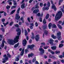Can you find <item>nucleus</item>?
Listing matches in <instances>:
<instances>
[{
  "mask_svg": "<svg viewBox=\"0 0 64 64\" xmlns=\"http://www.w3.org/2000/svg\"><path fill=\"white\" fill-rule=\"evenodd\" d=\"M19 38V36H16L15 38L14 39V40L12 39L8 40V44L11 45H13L15 43H17L18 42V39Z\"/></svg>",
  "mask_w": 64,
  "mask_h": 64,
  "instance_id": "f257e3e1",
  "label": "nucleus"
},
{
  "mask_svg": "<svg viewBox=\"0 0 64 64\" xmlns=\"http://www.w3.org/2000/svg\"><path fill=\"white\" fill-rule=\"evenodd\" d=\"M62 16V12L61 11H59L58 12L56 15L55 17V20L56 21H58L60 19L61 16Z\"/></svg>",
  "mask_w": 64,
  "mask_h": 64,
  "instance_id": "f03ea898",
  "label": "nucleus"
},
{
  "mask_svg": "<svg viewBox=\"0 0 64 64\" xmlns=\"http://www.w3.org/2000/svg\"><path fill=\"white\" fill-rule=\"evenodd\" d=\"M20 8H19L17 10L16 12L17 14L16 15L15 20H18L19 18H20V16H19V14H19V11H20Z\"/></svg>",
  "mask_w": 64,
  "mask_h": 64,
  "instance_id": "7ed1b4c3",
  "label": "nucleus"
},
{
  "mask_svg": "<svg viewBox=\"0 0 64 64\" xmlns=\"http://www.w3.org/2000/svg\"><path fill=\"white\" fill-rule=\"evenodd\" d=\"M39 50L40 52V54L41 55H43L44 53V50L42 48H40Z\"/></svg>",
  "mask_w": 64,
  "mask_h": 64,
  "instance_id": "20e7f679",
  "label": "nucleus"
},
{
  "mask_svg": "<svg viewBox=\"0 0 64 64\" xmlns=\"http://www.w3.org/2000/svg\"><path fill=\"white\" fill-rule=\"evenodd\" d=\"M16 31L17 32H18L17 33L18 36H20V34H21V30H20V29L18 28L16 29Z\"/></svg>",
  "mask_w": 64,
  "mask_h": 64,
  "instance_id": "39448f33",
  "label": "nucleus"
},
{
  "mask_svg": "<svg viewBox=\"0 0 64 64\" xmlns=\"http://www.w3.org/2000/svg\"><path fill=\"white\" fill-rule=\"evenodd\" d=\"M34 47V44H32L31 46L28 45V48H30L31 50H33Z\"/></svg>",
  "mask_w": 64,
  "mask_h": 64,
  "instance_id": "423d86ee",
  "label": "nucleus"
},
{
  "mask_svg": "<svg viewBox=\"0 0 64 64\" xmlns=\"http://www.w3.org/2000/svg\"><path fill=\"white\" fill-rule=\"evenodd\" d=\"M4 43H6V42L5 40H3L2 41V44L1 45H0V46L1 47H2V48H3L4 47Z\"/></svg>",
  "mask_w": 64,
  "mask_h": 64,
  "instance_id": "0eeeda50",
  "label": "nucleus"
},
{
  "mask_svg": "<svg viewBox=\"0 0 64 64\" xmlns=\"http://www.w3.org/2000/svg\"><path fill=\"white\" fill-rule=\"evenodd\" d=\"M39 34L37 35L35 37V39L36 41H38L39 40Z\"/></svg>",
  "mask_w": 64,
  "mask_h": 64,
  "instance_id": "6e6552de",
  "label": "nucleus"
},
{
  "mask_svg": "<svg viewBox=\"0 0 64 64\" xmlns=\"http://www.w3.org/2000/svg\"><path fill=\"white\" fill-rule=\"evenodd\" d=\"M8 57L7 56H6V58H3V60H4L2 61V63H5L6 62V61L8 60Z\"/></svg>",
  "mask_w": 64,
  "mask_h": 64,
  "instance_id": "1a4fd4ad",
  "label": "nucleus"
},
{
  "mask_svg": "<svg viewBox=\"0 0 64 64\" xmlns=\"http://www.w3.org/2000/svg\"><path fill=\"white\" fill-rule=\"evenodd\" d=\"M52 8L54 9V11H56V10H57V8L54 4H52Z\"/></svg>",
  "mask_w": 64,
  "mask_h": 64,
  "instance_id": "9d476101",
  "label": "nucleus"
},
{
  "mask_svg": "<svg viewBox=\"0 0 64 64\" xmlns=\"http://www.w3.org/2000/svg\"><path fill=\"white\" fill-rule=\"evenodd\" d=\"M22 44L24 46H25L26 45V44H27V41L26 40H23Z\"/></svg>",
  "mask_w": 64,
  "mask_h": 64,
  "instance_id": "9b49d317",
  "label": "nucleus"
},
{
  "mask_svg": "<svg viewBox=\"0 0 64 64\" xmlns=\"http://www.w3.org/2000/svg\"><path fill=\"white\" fill-rule=\"evenodd\" d=\"M48 31L47 30H44V33L43 34V37H44V35L45 34L46 35H47L48 34Z\"/></svg>",
  "mask_w": 64,
  "mask_h": 64,
  "instance_id": "f8f14e48",
  "label": "nucleus"
},
{
  "mask_svg": "<svg viewBox=\"0 0 64 64\" xmlns=\"http://www.w3.org/2000/svg\"><path fill=\"white\" fill-rule=\"evenodd\" d=\"M39 12V9H35L34 10L33 13L34 14H36V13H37V12Z\"/></svg>",
  "mask_w": 64,
  "mask_h": 64,
  "instance_id": "ddd939ff",
  "label": "nucleus"
},
{
  "mask_svg": "<svg viewBox=\"0 0 64 64\" xmlns=\"http://www.w3.org/2000/svg\"><path fill=\"white\" fill-rule=\"evenodd\" d=\"M24 50H24V49L23 48L22 49V52L20 53V55H21L22 56H23V54H24Z\"/></svg>",
  "mask_w": 64,
  "mask_h": 64,
  "instance_id": "4468645a",
  "label": "nucleus"
},
{
  "mask_svg": "<svg viewBox=\"0 0 64 64\" xmlns=\"http://www.w3.org/2000/svg\"><path fill=\"white\" fill-rule=\"evenodd\" d=\"M49 9V8L48 7H46V8L44 7L42 8V10L43 11H44V10H48Z\"/></svg>",
  "mask_w": 64,
  "mask_h": 64,
  "instance_id": "2eb2a0df",
  "label": "nucleus"
},
{
  "mask_svg": "<svg viewBox=\"0 0 64 64\" xmlns=\"http://www.w3.org/2000/svg\"><path fill=\"white\" fill-rule=\"evenodd\" d=\"M61 32H58L57 34V36H58V37L61 36Z\"/></svg>",
  "mask_w": 64,
  "mask_h": 64,
  "instance_id": "dca6fc26",
  "label": "nucleus"
},
{
  "mask_svg": "<svg viewBox=\"0 0 64 64\" xmlns=\"http://www.w3.org/2000/svg\"><path fill=\"white\" fill-rule=\"evenodd\" d=\"M34 55V54L32 53H31L30 54H29L28 55V57H32Z\"/></svg>",
  "mask_w": 64,
  "mask_h": 64,
  "instance_id": "f3484780",
  "label": "nucleus"
},
{
  "mask_svg": "<svg viewBox=\"0 0 64 64\" xmlns=\"http://www.w3.org/2000/svg\"><path fill=\"white\" fill-rule=\"evenodd\" d=\"M48 52H50L52 54H54V52H53L52 50H51L50 49H48Z\"/></svg>",
  "mask_w": 64,
  "mask_h": 64,
  "instance_id": "a211bd4d",
  "label": "nucleus"
},
{
  "mask_svg": "<svg viewBox=\"0 0 64 64\" xmlns=\"http://www.w3.org/2000/svg\"><path fill=\"white\" fill-rule=\"evenodd\" d=\"M51 48L52 50H56V46H53Z\"/></svg>",
  "mask_w": 64,
  "mask_h": 64,
  "instance_id": "6ab92c4d",
  "label": "nucleus"
},
{
  "mask_svg": "<svg viewBox=\"0 0 64 64\" xmlns=\"http://www.w3.org/2000/svg\"><path fill=\"white\" fill-rule=\"evenodd\" d=\"M25 6V4H22L21 6V8L22 9H24Z\"/></svg>",
  "mask_w": 64,
  "mask_h": 64,
  "instance_id": "aec40b11",
  "label": "nucleus"
},
{
  "mask_svg": "<svg viewBox=\"0 0 64 64\" xmlns=\"http://www.w3.org/2000/svg\"><path fill=\"white\" fill-rule=\"evenodd\" d=\"M3 24H4V26H6V25H7L9 24V22H7L6 23H5L4 22L3 23Z\"/></svg>",
  "mask_w": 64,
  "mask_h": 64,
  "instance_id": "412c9836",
  "label": "nucleus"
},
{
  "mask_svg": "<svg viewBox=\"0 0 64 64\" xmlns=\"http://www.w3.org/2000/svg\"><path fill=\"white\" fill-rule=\"evenodd\" d=\"M32 39H34L35 38V36H34V33L33 32L32 33Z\"/></svg>",
  "mask_w": 64,
  "mask_h": 64,
  "instance_id": "4be33fe9",
  "label": "nucleus"
},
{
  "mask_svg": "<svg viewBox=\"0 0 64 64\" xmlns=\"http://www.w3.org/2000/svg\"><path fill=\"white\" fill-rule=\"evenodd\" d=\"M11 7L10 6L8 5L7 6H6V8L7 10H9L10 8Z\"/></svg>",
  "mask_w": 64,
  "mask_h": 64,
  "instance_id": "5701e85b",
  "label": "nucleus"
},
{
  "mask_svg": "<svg viewBox=\"0 0 64 64\" xmlns=\"http://www.w3.org/2000/svg\"><path fill=\"white\" fill-rule=\"evenodd\" d=\"M49 14H47L46 17V19H47L49 18Z\"/></svg>",
  "mask_w": 64,
  "mask_h": 64,
  "instance_id": "b1692460",
  "label": "nucleus"
},
{
  "mask_svg": "<svg viewBox=\"0 0 64 64\" xmlns=\"http://www.w3.org/2000/svg\"><path fill=\"white\" fill-rule=\"evenodd\" d=\"M63 44H60L59 45V48H62L63 46Z\"/></svg>",
  "mask_w": 64,
  "mask_h": 64,
  "instance_id": "393cba45",
  "label": "nucleus"
},
{
  "mask_svg": "<svg viewBox=\"0 0 64 64\" xmlns=\"http://www.w3.org/2000/svg\"><path fill=\"white\" fill-rule=\"evenodd\" d=\"M15 11H16V10H13L12 11L10 14H13V13H14V12H15Z\"/></svg>",
  "mask_w": 64,
  "mask_h": 64,
  "instance_id": "a878e982",
  "label": "nucleus"
},
{
  "mask_svg": "<svg viewBox=\"0 0 64 64\" xmlns=\"http://www.w3.org/2000/svg\"><path fill=\"white\" fill-rule=\"evenodd\" d=\"M52 26V24L51 23H50L48 25V27H49V29H50V27H51Z\"/></svg>",
  "mask_w": 64,
  "mask_h": 64,
  "instance_id": "bb28decb",
  "label": "nucleus"
},
{
  "mask_svg": "<svg viewBox=\"0 0 64 64\" xmlns=\"http://www.w3.org/2000/svg\"><path fill=\"white\" fill-rule=\"evenodd\" d=\"M58 38V40H61L62 39L61 38V36H58L57 37Z\"/></svg>",
  "mask_w": 64,
  "mask_h": 64,
  "instance_id": "cd10ccee",
  "label": "nucleus"
},
{
  "mask_svg": "<svg viewBox=\"0 0 64 64\" xmlns=\"http://www.w3.org/2000/svg\"><path fill=\"white\" fill-rule=\"evenodd\" d=\"M38 4L36 6L35 9H38V8H39V7L38 6Z\"/></svg>",
  "mask_w": 64,
  "mask_h": 64,
  "instance_id": "c85d7f7f",
  "label": "nucleus"
},
{
  "mask_svg": "<svg viewBox=\"0 0 64 64\" xmlns=\"http://www.w3.org/2000/svg\"><path fill=\"white\" fill-rule=\"evenodd\" d=\"M43 23L44 24H46V21L45 19H44L43 21Z\"/></svg>",
  "mask_w": 64,
  "mask_h": 64,
  "instance_id": "c756f323",
  "label": "nucleus"
},
{
  "mask_svg": "<svg viewBox=\"0 0 64 64\" xmlns=\"http://www.w3.org/2000/svg\"><path fill=\"white\" fill-rule=\"evenodd\" d=\"M37 16L38 17H40L41 16V14L38 12L37 14Z\"/></svg>",
  "mask_w": 64,
  "mask_h": 64,
  "instance_id": "7c9ffc66",
  "label": "nucleus"
},
{
  "mask_svg": "<svg viewBox=\"0 0 64 64\" xmlns=\"http://www.w3.org/2000/svg\"><path fill=\"white\" fill-rule=\"evenodd\" d=\"M19 43H18L17 44H16L14 46V47L15 48L17 47H18V46L19 45Z\"/></svg>",
  "mask_w": 64,
  "mask_h": 64,
  "instance_id": "2f4dec72",
  "label": "nucleus"
},
{
  "mask_svg": "<svg viewBox=\"0 0 64 64\" xmlns=\"http://www.w3.org/2000/svg\"><path fill=\"white\" fill-rule=\"evenodd\" d=\"M57 26L60 29H61L62 28V27L59 24H58Z\"/></svg>",
  "mask_w": 64,
  "mask_h": 64,
  "instance_id": "473e14b6",
  "label": "nucleus"
},
{
  "mask_svg": "<svg viewBox=\"0 0 64 64\" xmlns=\"http://www.w3.org/2000/svg\"><path fill=\"white\" fill-rule=\"evenodd\" d=\"M24 32H25V36H26V35H27V34H28L27 31L26 30H25Z\"/></svg>",
  "mask_w": 64,
  "mask_h": 64,
  "instance_id": "72a5a7b5",
  "label": "nucleus"
},
{
  "mask_svg": "<svg viewBox=\"0 0 64 64\" xmlns=\"http://www.w3.org/2000/svg\"><path fill=\"white\" fill-rule=\"evenodd\" d=\"M47 5L48 6V7L50 6V2H48Z\"/></svg>",
  "mask_w": 64,
  "mask_h": 64,
  "instance_id": "f704fd0d",
  "label": "nucleus"
},
{
  "mask_svg": "<svg viewBox=\"0 0 64 64\" xmlns=\"http://www.w3.org/2000/svg\"><path fill=\"white\" fill-rule=\"evenodd\" d=\"M7 56L8 57H9V58H11V55H10V54H7Z\"/></svg>",
  "mask_w": 64,
  "mask_h": 64,
  "instance_id": "c9c22d12",
  "label": "nucleus"
},
{
  "mask_svg": "<svg viewBox=\"0 0 64 64\" xmlns=\"http://www.w3.org/2000/svg\"><path fill=\"white\" fill-rule=\"evenodd\" d=\"M19 60V58H16L15 60V61H18Z\"/></svg>",
  "mask_w": 64,
  "mask_h": 64,
  "instance_id": "e433bc0d",
  "label": "nucleus"
},
{
  "mask_svg": "<svg viewBox=\"0 0 64 64\" xmlns=\"http://www.w3.org/2000/svg\"><path fill=\"white\" fill-rule=\"evenodd\" d=\"M57 27V26H56V25L55 24H54L53 25V28H56Z\"/></svg>",
  "mask_w": 64,
  "mask_h": 64,
  "instance_id": "4c0bfd02",
  "label": "nucleus"
},
{
  "mask_svg": "<svg viewBox=\"0 0 64 64\" xmlns=\"http://www.w3.org/2000/svg\"><path fill=\"white\" fill-rule=\"evenodd\" d=\"M43 28H44V29H46L47 28V26H43Z\"/></svg>",
  "mask_w": 64,
  "mask_h": 64,
  "instance_id": "58836bf2",
  "label": "nucleus"
},
{
  "mask_svg": "<svg viewBox=\"0 0 64 64\" xmlns=\"http://www.w3.org/2000/svg\"><path fill=\"white\" fill-rule=\"evenodd\" d=\"M44 49H47L48 48H49V46H44Z\"/></svg>",
  "mask_w": 64,
  "mask_h": 64,
  "instance_id": "ea45409f",
  "label": "nucleus"
},
{
  "mask_svg": "<svg viewBox=\"0 0 64 64\" xmlns=\"http://www.w3.org/2000/svg\"><path fill=\"white\" fill-rule=\"evenodd\" d=\"M60 53V51H56V54H58V53Z\"/></svg>",
  "mask_w": 64,
  "mask_h": 64,
  "instance_id": "a19ab883",
  "label": "nucleus"
},
{
  "mask_svg": "<svg viewBox=\"0 0 64 64\" xmlns=\"http://www.w3.org/2000/svg\"><path fill=\"white\" fill-rule=\"evenodd\" d=\"M49 43L51 45H53V44H54V43H53V42H50Z\"/></svg>",
  "mask_w": 64,
  "mask_h": 64,
  "instance_id": "79ce46f5",
  "label": "nucleus"
},
{
  "mask_svg": "<svg viewBox=\"0 0 64 64\" xmlns=\"http://www.w3.org/2000/svg\"><path fill=\"white\" fill-rule=\"evenodd\" d=\"M16 8V6H13L11 7V9H14V8Z\"/></svg>",
  "mask_w": 64,
  "mask_h": 64,
  "instance_id": "37998d69",
  "label": "nucleus"
},
{
  "mask_svg": "<svg viewBox=\"0 0 64 64\" xmlns=\"http://www.w3.org/2000/svg\"><path fill=\"white\" fill-rule=\"evenodd\" d=\"M13 23L14 22H10V26H12V25L13 24Z\"/></svg>",
  "mask_w": 64,
  "mask_h": 64,
  "instance_id": "c03bdc74",
  "label": "nucleus"
},
{
  "mask_svg": "<svg viewBox=\"0 0 64 64\" xmlns=\"http://www.w3.org/2000/svg\"><path fill=\"white\" fill-rule=\"evenodd\" d=\"M15 26L16 27H17V28H18L19 27V26L18 24H16L15 25Z\"/></svg>",
  "mask_w": 64,
  "mask_h": 64,
  "instance_id": "a18cd8bd",
  "label": "nucleus"
},
{
  "mask_svg": "<svg viewBox=\"0 0 64 64\" xmlns=\"http://www.w3.org/2000/svg\"><path fill=\"white\" fill-rule=\"evenodd\" d=\"M1 30H2V31H3V32H4V31H5L4 28H1Z\"/></svg>",
  "mask_w": 64,
  "mask_h": 64,
  "instance_id": "49530a36",
  "label": "nucleus"
},
{
  "mask_svg": "<svg viewBox=\"0 0 64 64\" xmlns=\"http://www.w3.org/2000/svg\"><path fill=\"white\" fill-rule=\"evenodd\" d=\"M30 25H32V26H34V24L33 23H30Z\"/></svg>",
  "mask_w": 64,
  "mask_h": 64,
  "instance_id": "de8ad7c7",
  "label": "nucleus"
},
{
  "mask_svg": "<svg viewBox=\"0 0 64 64\" xmlns=\"http://www.w3.org/2000/svg\"><path fill=\"white\" fill-rule=\"evenodd\" d=\"M36 58H34V59H33V60H32V62H34L35 61H36Z\"/></svg>",
  "mask_w": 64,
  "mask_h": 64,
  "instance_id": "09e8293b",
  "label": "nucleus"
},
{
  "mask_svg": "<svg viewBox=\"0 0 64 64\" xmlns=\"http://www.w3.org/2000/svg\"><path fill=\"white\" fill-rule=\"evenodd\" d=\"M35 25L36 26V27H37L38 25V23H37V22H36L35 23Z\"/></svg>",
  "mask_w": 64,
  "mask_h": 64,
  "instance_id": "8fccbe9b",
  "label": "nucleus"
},
{
  "mask_svg": "<svg viewBox=\"0 0 64 64\" xmlns=\"http://www.w3.org/2000/svg\"><path fill=\"white\" fill-rule=\"evenodd\" d=\"M40 21L41 22H42V18H41L40 19Z\"/></svg>",
  "mask_w": 64,
  "mask_h": 64,
  "instance_id": "3c124183",
  "label": "nucleus"
},
{
  "mask_svg": "<svg viewBox=\"0 0 64 64\" xmlns=\"http://www.w3.org/2000/svg\"><path fill=\"white\" fill-rule=\"evenodd\" d=\"M61 11H62V12L63 13H64V10L63 8H61Z\"/></svg>",
  "mask_w": 64,
  "mask_h": 64,
  "instance_id": "603ef678",
  "label": "nucleus"
},
{
  "mask_svg": "<svg viewBox=\"0 0 64 64\" xmlns=\"http://www.w3.org/2000/svg\"><path fill=\"white\" fill-rule=\"evenodd\" d=\"M41 44L42 45H45V42H42Z\"/></svg>",
  "mask_w": 64,
  "mask_h": 64,
  "instance_id": "864d4df0",
  "label": "nucleus"
},
{
  "mask_svg": "<svg viewBox=\"0 0 64 64\" xmlns=\"http://www.w3.org/2000/svg\"><path fill=\"white\" fill-rule=\"evenodd\" d=\"M33 26H30V28L31 29H33Z\"/></svg>",
  "mask_w": 64,
  "mask_h": 64,
  "instance_id": "5fc2aeb1",
  "label": "nucleus"
},
{
  "mask_svg": "<svg viewBox=\"0 0 64 64\" xmlns=\"http://www.w3.org/2000/svg\"><path fill=\"white\" fill-rule=\"evenodd\" d=\"M56 62L57 64H60V62H59V61H57Z\"/></svg>",
  "mask_w": 64,
  "mask_h": 64,
  "instance_id": "6e6d98bb",
  "label": "nucleus"
},
{
  "mask_svg": "<svg viewBox=\"0 0 64 64\" xmlns=\"http://www.w3.org/2000/svg\"><path fill=\"white\" fill-rule=\"evenodd\" d=\"M28 32H30V30L29 28H28Z\"/></svg>",
  "mask_w": 64,
  "mask_h": 64,
  "instance_id": "4d7b16f0",
  "label": "nucleus"
},
{
  "mask_svg": "<svg viewBox=\"0 0 64 64\" xmlns=\"http://www.w3.org/2000/svg\"><path fill=\"white\" fill-rule=\"evenodd\" d=\"M40 6H41V7H42V6H43V4L42 3H40Z\"/></svg>",
  "mask_w": 64,
  "mask_h": 64,
  "instance_id": "13d9d810",
  "label": "nucleus"
},
{
  "mask_svg": "<svg viewBox=\"0 0 64 64\" xmlns=\"http://www.w3.org/2000/svg\"><path fill=\"white\" fill-rule=\"evenodd\" d=\"M33 1V0H30L29 1V3H31Z\"/></svg>",
  "mask_w": 64,
  "mask_h": 64,
  "instance_id": "bf43d9fd",
  "label": "nucleus"
},
{
  "mask_svg": "<svg viewBox=\"0 0 64 64\" xmlns=\"http://www.w3.org/2000/svg\"><path fill=\"white\" fill-rule=\"evenodd\" d=\"M5 19L4 18H3L2 19V22H4V21H5Z\"/></svg>",
  "mask_w": 64,
  "mask_h": 64,
  "instance_id": "052dcab7",
  "label": "nucleus"
},
{
  "mask_svg": "<svg viewBox=\"0 0 64 64\" xmlns=\"http://www.w3.org/2000/svg\"><path fill=\"white\" fill-rule=\"evenodd\" d=\"M62 21H60L58 22V23L59 24H61V23H62Z\"/></svg>",
  "mask_w": 64,
  "mask_h": 64,
  "instance_id": "680f3d73",
  "label": "nucleus"
},
{
  "mask_svg": "<svg viewBox=\"0 0 64 64\" xmlns=\"http://www.w3.org/2000/svg\"><path fill=\"white\" fill-rule=\"evenodd\" d=\"M51 58H52V59H55V57L54 56H52Z\"/></svg>",
  "mask_w": 64,
  "mask_h": 64,
  "instance_id": "e2e57ef3",
  "label": "nucleus"
},
{
  "mask_svg": "<svg viewBox=\"0 0 64 64\" xmlns=\"http://www.w3.org/2000/svg\"><path fill=\"white\" fill-rule=\"evenodd\" d=\"M61 62L62 63H64V60H61Z\"/></svg>",
  "mask_w": 64,
  "mask_h": 64,
  "instance_id": "0e129e2a",
  "label": "nucleus"
},
{
  "mask_svg": "<svg viewBox=\"0 0 64 64\" xmlns=\"http://www.w3.org/2000/svg\"><path fill=\"white\" fill-rule=\"evenodd\" d=\"M50 41H53V42H54V40H53L52 39H50Z\"/></svg>",
  "mask_w": 64,
  "mask_h": 64,
  "instance_id": "69168bd1",
  "label": "nucleus"
},
{
  "mask_svg": "<svg viewBox=\"0 0 64 64\" xmlns=\"http://www.w3.org/2000/svg\"><path fill=\"white\" fill-rule=\"evenodd\" d=\"M61 43H64V40H62L60 42Z\"/></svg>",
  "mask_w": 64,
  "mask_h": 64,
  "instance_id": "338daca9",
  "label": "nucleus"
},
{
  "mask_svg": "<svg viewBox=\"0 0 64 64\" xmlns=\"http://www.w3.org/2000/svg\"><path fill=\"white\" fill-rule=\"evenodd\" d=\"M36 64H39V62H38V61H36Z\"/></svg>",
  "mask_w": 64,
  "mask_h": 64,
  "instance_id": "774afa93",
  "label": "nucleus"
}]
</instances>
